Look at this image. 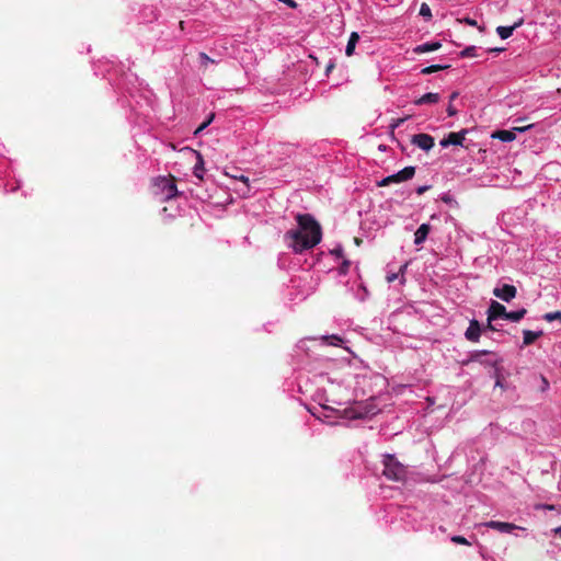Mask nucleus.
<instances>
[{
	"label": "nucleus",
	"instance_id": "28",
	"mask_svg": "<svg viewBox=\"0 0 561 561\" xmlns=\"http://www.w3.org/2000/svg\"><path fill=\"white\" fill-rule=\"evenodd\" d=\"M145 12H146V15H145L144 20L146 22H151L157 19V13L152 8H146Z\"/></svg>",
	"mask_w": 561,
	"mask_h": 561
},
{
	"label": "nucleus",
	"instance_id": "30",
	"mask_svg": "<svg viewBox=\"0 0 561 561\" xmlns=\"http://www.w3.org/2000/svg\"><path fill=\"white\" fill-rule=\"evenodd\" d=\"M450 540L455 543H458V545H467L469 546L470 542L462 536H459V535H455L450 538Z\"/></svg>",
	"mask_w": 561,
	"mask_h": 561
},
{
	"label": "nucleus",
	"instance_id": "13",
	"mask_svg": "<svg viewBox=\"0 0 561 561\" xmlns=\"http://www.w3.org/2000/svg\"><path fill=\"white\" fill-rule=\"evenodd\" d=\"M430 230H431L430 224H422L416 229V231L414 233V244L417 247L422 245L425 242V240L430 233Z\"/></svg>",
	"mask_w": 561,
	"mask_h": 561
},
{
	"label": "nucleus",
	"instance_id": "23",
	"mask_svg": "<svg viewBox=\"0 0 561 561\" xmlns=\"http://www.w3.org/2000/svg\"><path fill=\"white\" fill-rule=\"evenodd\" d=\"M198 60H199V64L202 67H204L205 69L208 68L209 65H215L217 64V61L213 58H210L206 53L204 51H201L198 54Z\"/></svg>",
	"mask_w": 561,
	"mask_h": 561
},
{
	"label": "nucleus",
	"instance_id": "39",
	"mask_svg": "<svg viewBox=\"0 0 561 561\" xmlns=\"http://www.w3.org/2000/svg\"><path fill=\"white\" fill-rule=\"evenodd\" d=\"M465 22H466L467 24L471 25V26L477 25V21H476V20H473V19H470V18H466V19H465Z\"/></svg>",
	"mask_w": 561,
	"mask_h": 561
},
{
	"label": "nucleus",
	"instance_id": "15",
	"mask_svg": "<svg viewBox=\"0 0 561 561\" xmlns=\"http://www.w3.org/2000/svg\"><path fill=\"white\" fill-rule=\"evenodd\" d=\"M522 23L523 20H519L518 22L511 26H497L496 33L502 39H507L508 37L512 36L513 32L522 25Z\"/></svg>",
	"mask_w": 561,
	"mask_h": 561
},
{
	"label": "nucleus",
	"instance_id": "37",
	"mask_svg": "<svg viewBox=\"0 0 561 561\" xmlns=\"http://www.w3.org/2000/svg\"><path fill=\"white\" fill-rule=\"evenodd\" d=\"M541 381H542L541 390H542V391L548 390V389H549V381L547 380V378L541 377Z\"/></svg>",
	"mask_w": 561,
	"mask_h": 561
},
{
	"label": "nucleus",
	"instance_id": "21",
	"mask_svg": "<svg viewBox=\"0 0 561 561\" xmlns=\"http://www.w3.org/2000/svg\"><path fill=\"white\" fill-rule=\"evenodd\" d=\"M526 313L527 310L525 308H520L515 311H507L505 320L511 322H518L525 317Z\"/></svg>",
	"mask_w": 561,
	"mask_h": 561
},
{
	"label": "nucleus",
	"instance_id": "33",
	"mask_svg": "<svg viewBox=\"0 0 561 561\" xmlns=\"http://www.w3.org/2000/svg\"><path fill=\"white\" fill-rule=\"evenodd\" d=\"M535 125L534 124H529L527 126H520V127H513V130L516 133H525L527 130H530Z\"/></svg>",
	"mask_w": 561,
	"mask_h": 561
},
{
	"label": "nucleus",
	"instance_id": "6",
	"mask_svg": "<svg viewBox=\"0 0 561 561\" xmlns=\"http://www.w3.org/2000/svg\"><path fill=\"white\" fill-rule=\"evenodd\" d=\"M415 174V167L409 165L402 170L388 175L378 182V186H387L392 183H401L411 180Z\"/></svg>",
	"mask_w": 561,
	"mask_h": 561
},
{
	"label": "nucleus",
	"instance_id": "16",
	"mask_svg": "<svg viewBox=\"0 0 561 561\" xmlns=\"http://www.w3.org/2000/svg\"><path fill=\"white\" fill-rule=\"evenodd\" d=\"M440 96L438 93L428 92L414 101L415 105L434 104L439 101Z\"/></svg>",
	"mask_w": 561,
	"mask_h": 561
},
{
	"label": "nucleus",
	"instance_id": "24",
	"mask_svg": "<svg viewBox=\"0 0 561 561\" xmlns=\"http://www.w3.org/2000/svg\"><path fill=\"white\" fill-rule=\"evenodd\" d=\"M447 68H449L448 65H439V64L431 65V66H427V67L423 68L421 70V73H423V75H431L433 72H436V71H439V70H444V69H447Z\"/></svg>",
	"mask_w": 561,
	"mask_h": 561
},
{
	"label": "nucleus",
	"instance_id": "22",
	"mask_svg": "<svg viewBox=\"0 0 561 561\" xmlns=\"http://www.w3.org/2000/svg\"><path fill=\"white\" fill-rule=\"evenodd\" d=\"M407 266H408L407 264H403V265L400 267V270H399V272H398V273H389V274H387V277H386V278H387V282H388V283H392V282H394L396 279L400 278L401 284H403V283L405 282L404 273H405Z\"/></svg>",
	"mask_w": 561,
	"mask_h": 561
},
{
	"label": "nucleus",
	"instance_id": "11",
	"mask_svg": "<svg viewBox=\"0 0 561 561\" xmlns=\"http://www.w3.org/2000/svg\"><path fill=\"white\" fill-rule=\"evenodd\" d=\"M467 134L468 129H461L459 133H449L439 141V145L443 148H447L449 146H462Z\"/></svg>",
	"mask_w": 561,
	"mask_h": 561
},
{
	"label": "nucleus",
	"instance_id": "19",
	"mask_svg": "<svg viewBox=\"0 0 561 561\" xmlns=\"http://www.w3.org/2000/svg\"><path fill=\"white\" fill-rule=\"evenodd\" d=\"M541 335H542V331L524 330L523 331V343H524V345H530Z\"/></svg>",
	"mask_w": 561,
	"mask_h": 561
},
{
	"label": "nucleus",
	"instance_id": "26",
	"mask_svg": "<svg viewBox=\"0 0 561 561\" xmlns=\"http://www.w3.org/2000/svg\"><path fill=\"white\" fill-rule=\"evenodd\" d=\"M477 50L478 48L476 46H468L460 53V55L461 57H477Z\"/></svg>",
	"mask_w": 561,
	"mask_h": 561
},
{
	"label": "nucleus",
	"instance_id": "5",
	"mask_svg": "<svg viewBox=\"0 0 561 561\" xmlns=\"http://www.w3.org/2000/svg\"><path fill=\"white\" fill-rule=\"evenodd\" d=\"M466 363H479L485 367H495L499 363V358L490 351H472L469 353Z\"/></svg>",
	"mask_w": 561,
	"mask_h": 561
},
{
	"label": "nucleus",
	"instance_id": "8",
	"mask_svg": "<svg viewBox=\"0 0 561 561\" xmlns=\"http://www.w3.org/2000/svg\"><path fill=\"white\" fill-rule=\"evenodd\" d=\"M516 287L510 284L497 285L493 289V295L505 302L513 300L516 297Z\"/></svg>",
	"mask_w": 561,
	"mask_h": 561
},
{
	"label": "nucleus",
	"instance_id": "27",
	"mask_svg": "<svg viewBox=\"0 0 561 561\" xmlns=\"http://www.w3.org/2000/svg\"><path fill=\"white\" fill-rule=\"evenodd\" d=\"M323 340L328 342V344L334 346H339L341 343H343L342 337H340L339 335L323 336Z\"/></svg>",
	"mask_w": 561,
	"mask_h": 561
},
{
	"label": "nucleus",
	"instance_id": "10",
	"mask_svg": "<svg viewBox=\"0 0 561 561\" xmlns=\"http://www.w3.org/2000/svg\"><path fill=\"white\" fill-rule=\"evenodd\" d=\"M411 144L424 151H430L434 147L435 140L433 136L421 133L412 136Z\"/></svg>",
	"mask_w": 561,
	"mask_h": 561
},
{
	"label": "nucleus",
	"instance_id": "1",
	"mask_svg": "<svg viewBox=\"0 0 561 561\" xmlns=\"http://www.w3.org/2000/svg\"><path fill=\"white\" fill-rule=\"evenodd\" d=\"M297 226L284 234V243L295 253H302L321 242L322 229L310 214H298Z\"/></svg>",
	"mask_w": 561,
	"mask_h": 561
},
{
	"label": "nucleus",
	"instance_id": "2",
	"mask_svg": "<svg viewBox=\"0 0 561 561\" xmlns=\"http://www.w3.org/2000/svg\"><path fill=\"white\" fill-rule=\"evenodd\" d=\"M312 414L331 425L343 424L345 421L359 420L365 416L360 407H344L342 403H337V407L321 403L318 411Z\"/></svg>",
	"mask_w": 561,
	"mask_h": 561
},
{
	"label": "nucleus",
	"instance_id": "44",
	"mask_svg": "<svg viewBox=\"0 0 561 561\" xmlns=\"http://www.w3.org/2000/svg\"><path fill=\"white\" fill-rule=\"evenodd\" d=\"M332 67H333L332 65H329V66H328V71H329V70H331V69H332Z\"/></svg>",
	"mask_w": 561,
	"mask_h": 561
},
{
	"label": "nucleus",
	"instance_id": "4",
	"mask_svg": "<svg viewBox=\"0 0 561 561\" xmlns=\"http://www.w3.org/2000/svg\"><path fill=\"white\" fill-rule=\"evenodd\" d=\"M153 194L160 201H169L178 195V188L173 179L167 176H158L153 181Z\"/></svg>",
	"mask_w": 561,
	"mask_h": 561
},
{
	"label": "nucleus",
	"instance_id": "38",
	"mask_svg": "<svg viewBox=\"0 0 561 561\" xmlns=\"http://www.w3.org/2000/svg\"><path fill=\"white\" fill-rule=\"evenodd\" d=\"M208 126V123L204 122L196 130L195 134H199Z\"/></svg>",
	"mask_w": 561,
	"mask_h": 561
},
{
	"label": "nucleus",
	"instance_id": "34",
	"mask_svg": "<svg viewBox=\"0 0 561 561\" xmlns=\"http://www.w3.org/2000/svg\"><path fill=\"white\" fill-rule=\"evenodd\" d=\"M404 121H405V118H397V119L392 121V123L390 124V128L391 129L398 128L399 126H401V124Z\"/></svg>",
	"mask_w": 561,
	"mask_h": 561
},
{
	"label": "nucleus",
	"instance_id": "31",
	"mask_svg": "<svg viewBox=\"0 0 561 561\" xmlns=\"http://www.w3.org/2000/svg\"><path fill=\"white\" fill-rule=\"evenodd\" d=\"M331 254L334 255L336 259H343L344 250L341 245H336L334 249L331 250Z\"/></svg>",
	"mask_w": 561,
	"mask_h": 561
},
{
	"label": "nucleus",
	"instance_id": "14",
	"mask_svg": "<svg viewBox=\"0 0 561 561\" xmlns=\"http://www.w3.org/2000/svg\"><path fill=\"white\" fill-rule=\"evenodd\" d=\"M440 47H442L440 42H427V43H423V44L415 46L413 51L417 55H421V54H425V53L435 51V50L439 49Z\"/></svg>",
	"mask_w": 561,
	"mask_h": 561
},
{
	"label": "nucleus",
	"instance_id": "41",
	"mask_svg": "<svg viewBox=\"0 0 561 561\" xmlns=\"http://www.w3.org/2000/svg\"><path fill=\"white\" fill-rule=\"evenodd\" d=\"M215 115L214 114H210L208 118H206V123H208V125L213 122Z\"/></svg>",
	"mask_w": 561,
	"mask_h": 561
},
{
	"label": "nucleus",
	"instance_id": "25",
	"mask_svg": "<svg viewBox=\"0 0 561 561\" xmlns=\"http://www.w3.org/2000/svg\"><path fill=\"white\" fill-rule=\"evenodd\" d=\"M328 381L331 382L332 385L333 383H337L340 387H344V388H350L351 387V380L350 378H333V377H330L328 376Z\"/></svg>",
	"mask_w": 561,
	"mask_h": 561
},
{
	"label": "nucleus",
	"instance_id": "7",
	"mask_svg": "<svg viewBox=\"0 0 561 561\" xmlns=\"http://www.w3.org/2000/svg\"><path fill=\"white\" fill-rule=\"evenodd\" d=\"M488 328L493 330L492 322L499 318L506 319L507 310L502 304L492 300L488 308Z\"/></svg>",
	"mask_w": 561,
	"mask_h": 561
},
{
	"label": "nucleus",
	"instance_id": "29",
	"mask_svg": "<svg viewBox=\"0 0 561 561\" xmlns=\"http://www.w3.org/2000/svg\"><path fill=\"white\" fill-rule=\"evenodd\" d=\"M420 15L430 19L432 16L431 8L426 3H422L420 8Z\"/></svg>",
	"mask_w": 561,
	"mask_h": 561
},
{
	"label": "nucleus",
	"instance_id": "17",
	"mask_svg": "<svg viewBox=\"0 0 561 561\" xmlns=\"http://www.w3.org/2000/svg\"><path fill=\"white\" fill-rule=\"evenodd\" d=\"M492 137L501 140L503 142H511V141L515 140L516 134L513 130V128L511 130L503 129V130H497L495 134H493Z\"/></svg>",
	"mask_w": 561,
	"mask_h": 561
},
{
	"label": "nucleus",
	"instance_id": "42",
	"mask_svg": "<svg viewBox=\"0 0 561 561\" xmlns=\"http://www.w3.org/2000/svg\"><path fill=\"white\" fill-rule=\"evenodd\" d=\"M240 179H241L244 183H248V181H249V180H248V178H245L244 175H242Z\"/></svg>",
	"mask_w": 561,
	"mask_h": 561
},
{
	"label": "nucleus",
	"instance_id": "35",
	"mask_svg": "<svg viewBox=\"0 0 561 561\" xmlns=\"http://www.w3.org/2000/svg\"><path fill=\"white\" fill-rule=\"evenodd\" d=\"M430 188H431V185H421V186H417L415 191H416L417 195H422Z\"/></svg>",
	"mask_w": 561,
	"mask_h": 561
},
{
	"label": "nucleus",
	"instance_id": "36",
	"mask_svg": "<svg viewBox=\"0 0 561 561\" xmlns=\"http://www.w3.org/2000/svg\"><path fill=\"white\" fill-rule=\"evenodd\" d=\"M446 111L449 117H453L457 114V110L453 106L451 103H449Z\"/></svg>",
	"mask_w": 561,
	"mask_h": 561
},
{
	"label": "nucleus",
	"instance_id": "9",
	"mask_svg": "<svg viewBox=\"0 0 561 561\" xmlns=\"http://www.w3.org/2000/svg\"><path fill=\"white\" fill-rule=\"evenodd\" d=\"M481 526L495 529L503 534H511L515 529L523 530V531L526 530V528L517 526L515 524L506 523V522H499V520L485 522V523L481 524Z\"/></svg>",
	"mask_w": 561,
	"mask_h": 561
},
{
	"label": "nucleus",
	"instance_id": "20",
	"mask_svg": "<svg viewBox=\"0 0 561 561\" xmlns=\"http://www.w3.org/2000/svg\"><path fill=\"white\" fill-rule=\"evenodd\" d=\"M195 153H196L197 161L194 165L193 173L196 178L202 180L204 176V172H205L204 160L199 152L195 151Z\"/></svg>",
	"mask_w": 561,
	"mask_h": 561
},
{
	"label": "nucleus",
	"instance_id": "3",
	"mask_svg": "<svg viewBox=\"0 0 561 561\" xmlns=\"http://www.w3.org/2000/svg\"><path fill=\"white\" fill-rule=\"evenodd\" d=\"M382 474L391 481H403L407 477V468L398 461L393 455H382Z\"/></svg>",
	"mask_w": 561,
	"mask_h": 561
},
{
	"label": "nucleus",
	"instance_id": "43",
	"mask_svg": "<svg viewBox=\"0 0 561 561\" xmlns=\"http://www.w3.org/2000/svg\"><path fill=\"white\" fill-rule=\"evenodd\" d=\"M503 49L502 48H493V49H490V51H502Z\"/></svg>",
	"mask_w": 561,
	"mask_h": 561
},
{
	"label": "nucleus",
	"instance_id": "40",
	"mask_svg": "<svg viewBox=\"0 0 561 561\" xmlns=\"http://www.w3.org/2000/svg\"><path fill=\"white\" fill-rule=\"evenodd\" d=\"M458 98V92H453L449 96V102L451 103L454 100Z\"/></svg>",
	"mask_w": 561,
	"mask_h": 561
},
{
	"label": "nucleus",
	"instance_id": "18",
	"mask_svg": "<svg viewBox=\"0 0 561 561\" xmlns=\"http://www.w3.org/2000/svg\"><path fill=\"white\" fill-rule=\"evenodd\" d=\"M358 41H359L358 33L357 32H352L350 37H348L346 47H345L346 56L351 57L354 54L355 47H356Z\"/></svg>",
	"mask_w": 561,
	"mask_h": 561
},
{
	"label": "nucleus",
	"instance_id": "32",
	"mask_svg": "<svg viewBox=\"0 0 561 561\" xmlns=\"http://www.w3.org/2000/svg\"><path fill=\"white\" fill-rule=\"evenodd\" d=\"M351 262L343 257L342 264L340 266V273L346 274L350 268Z\"/></svg>",
	"mask_w": 561,
	"mask_h": 561
},
{
	"label": "nucleus",
	"instance_id": "12",
	"mask_svg": "<svg viewBox=\"0 0 561 561\" xmlns=\"http://www.w3.org/2000/svg\"><path fill=\"white\" fill-rule=\"evenodd\" d=\"M481 325L478 320L472 319L469 322V327L465 331V337L470 342H479L481 336Z\"/></svg>",
	"mask_w": 561,
	"mask_h": 561
}]
</instances>
